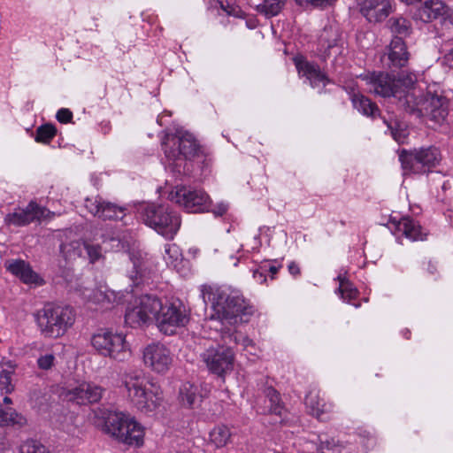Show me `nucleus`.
<instances>
[{
    "instance_id": "obj_10",
    "label": "nucleus",
    "mask_w": 453,
    "mask_h": 453,
    "mask_svg": "<svg viewBox=\"0 0 453 453\" xmlns=\"http://www.w3.org/2000/svg\"><path fill=\"white\" fill-rule=\"evenodd\" d=\"M202 296L204 303H211V312L209 320L216 331L224 333L226 319V296L219 288L209 285L202 286Z\"/></svg>"
},
{
    "instance_id": "obj_24",
    "label": "nucleus",
    "mask_w": 453,
    "mask_h": 453,
    "mask_svg": "<svg viewBox=\"0 0 453 453\" xmlns=\"http://www.w3.org/2000/svg\"><path fill=\"white\" fill-rule=\"evenodd\" d=\"M411 87L405 88L402 87V88L396 93L395 99L400 108H402L406 112L415 115L418 118H421L419 116L420 104H421V95H416L414 91H411Z\"/></svg>"
},
{
    "instance_id": "obj_38",
    "label": "nucleus",
    "mask_w": 453,
    "mask_h": 453,
    "mask_svg": "<svg viewBox=\"0 0 453 453\" xmlns=\"http://www.w3.org/2000/svg\"><path fill=\"white\" fill-rule=\"evenodd\" d=\"M337 280L340 282L338 291L341 294L342 298L347 301L355 299L357 295V290L352 287V284L342 275H339Z\"/></svg>"
},
{
    "instance_id": "obj_36",
    "label": "nucleus",
    "mask_w": 453,
    "mask_h": 453,
    "mask_svg": "<svg viewBox=\"0 0 453 453\" xmlns=\"http://www.w3.org/2000/svg\"><path fill=\"white\" fill-rule=\"evenodd\" d=\"M283 5V0H263V3L257 5V10L266 16L272 17L277 15Z\"/></svg>"
},
{
    "instance_id": "obj_16",
    "label": "nucleus",
    "mask_w": 453,
    "mask_h": 453,
    "mask_svg": "<svg viewBox=\"0 0 453 453\" xmlns=\"http://www.w3.org/2000/svg\"><path fill=\"white\" fill-rule=\"evenodd\" d=\"M143 361L153 372L165 373L172 366L173 356L165 345L150 344L144 349Z\"/></svg>"
},
{
    "instance_id": "obj_29",
    "label": "nucleus",
    "mask_w": 453,
    "mask_h": 453,
    "mask_svg": "<svg viewBox=\"0 0 453 453\" xmlns=\"http://www.w3.org/2000/svg\"><path fill=\"white\" fill-rule=\"evenodd\" d=\"M128 277L132 282V286L139 287L142 284L149 283L151 279V271L148 268L144 262L140 259L133 261V267L128 272Z\"/></svg>"
},
{
    "instance_id": "obj_33",
    "label": "nucleus",
    "mask_w": 453,
    "mask_h": 453,
    "mask_svg": "<svg viewBox=\"0 0 453 453\" xmlns=\"http://www.w3.org/2000/svg\"><path fill=\"white\" fill-rule=\"evenodd\" d=\"M27 423V419L17 413L14 410L9 409L8 411H4L0 409V426H23Z\"/></svg>"
},
{
    "instance_id": "obj_15",
    "label": "nucleus",
    "mask_w": 453,
    "mask_h": 453,
    "mask_svg": "<svg viewBox=\"0 0 453 453\" xmlns=\"http://www.w3.org/2000/svg\"><path fill=\"white\" fill-rule=\"evenodd\" d=\"M449 115V101L442 96L430 91L421 95L419 116L428 117L436 123H441Z\"/></svg>"
},
{
    "instance_id": "obj_53",
    "label": "nucleus",
    "mask_w": 453,
    "mask_h": 453,
    "mask_svg": "<svg viewBox=\"0 0 453 453\" xmlns=\"http://www.w3.org/2000/svg\"><path fill=\"white\" fill-rule=\"evenodd\" d=\"M227 13L228 16H234V18H242L244 15L243 12L237 10L235 7L230 6L229 4Z\"/></svg>"
},
{
    "instance_id": "obj_52",
    "label": "nucleus",
    "mask_w": 453,
    "mask_h": 453,
    "mask_svg": "<svg viewBox=\"0 0 453 453\" xmlns=\"http://www.w3.org/2000/svg\"><path fill=\"white\" fill-rule=\"evenodd\" d=\"M288 269L289 273L291 275H293L294 277H297L301 274V270H300L299 265L294 261L289 263Z\"/></svg>"
},
{
    "instance_id": "obj_2",
    "label": "nucleus",
    "mask_w": 453,
    "mask_h": 453,
    "mask_svg": "<svg viewBox=\"0 0 453 453\" xmlns=\"http://www.w3.org/2000/svg\"><path fill=\"white\" fill-rule=\"evenodd\" d=\"M162 146L165 157L173 160L172 171L179 175L189 173L190 168L187 161L198 156L201 150L195 137L188 133L181 136L173 135L167 142H164Z\"/></svg>"
},
{
    "instance_id": "obj_11",
    "label": "nucleus",
    "mask_w": 453,
    "mask_h": 453,
    "mask_svg": "<svg viewBox=\"0 0 453 453\" xmlns=\"http://www.w3.org/2000/svg\"><path fill=\"white\" fill-rule=\"evenodd\" d=\"M162 303L163 300L156 295H142L140 297L139 305L126 313L125 321L132 326L134 325L141 326L152 319L157 321Z\"/></svg>"
},
{
    "instance_id": "obj_20",
    "label": "nucleus",
    "mask_w": 453,
    "mask_h": 453,
    "mask_svg": "<svg viewBox=\"0 0 453 453\" xmlns=\"http://www.w3.org/2000/svg\"><path fill=\"white\" fill-rule=\"evenodd\" d=\"M104 389L94 383L83 382L70 389L66 396L68 401L79 405L97 403L103 396Z\"/></svg>"
},
{
    "instance_id": "obj_40",
    "label": "nucleus",
    "mask_w": 453,
    "mask_h": 453,
    "mask_svg": "<svg viewBox=\"0 0 453 453\" xmlns=\"http://www.w3.org/2000/svg\"><path fill=\"white\" fill-rule=\"evenodd\" d=\"M231 342H234L237 346L241 345L242 349L252 346V341L247 335L235 328L232 333V329L228 326V344Z\"/></svg>"
},
{
    "instance_id": "obj_26",
    "label": "nucleus",
    "mask_w": 453,
    "mask_h": 453,
    "mask_svg": "<svg viewBox=\"0 0 453 453\" xmlns=\"http://www.w3.org/2000/svg\"><path fill=\"white\" fill-rule=\"evenodd\" d=\"M391 222L397 231L412 241L423 240L426 235L422 233L420 225L410 217H403L398 220L392 218Z\"/></svg>"
},
{
    "instance_id": "obj_58",
    "label": "nucleus",
    "mask_w": 453,
    "mask_h": 453,
    "mask_svg": "<svg viewBox=\"0 0 453 453\" xmlns=\"http://www.w3.org/2000/svg\"><path fill=\"white\" fill-rule=\"evenodd\" d=\"M232 361H233V356L230 355V353L228 352V359H227L228 365L232 363Z\"/></svg>"
},
{
    "instance_id": "obj_18",
    "label": "nucleus",
    "mask_w": 453,
    "mask_h": 453,
    "mask_svg": "<svg viewBox=\"0 0 453 453\" xmlns=\"http://www.w3.org/2000/svg\"><path fill=\"white\" fill-rule=\"evenodd\" d=\"M85 207L94 216L103 220L121 219L125 216V208L115 203L103 201L101 197L87 198Z\"/></svg>"
},
{
    "instance_id": "obj_50",
    "label": "nucleus",
    "mask_w": 453,
    "mask_h": 453,
    "mask_svg": "<svg viewBox=\"0 0 453 453\" xmlns=\"http://www.w3.org/2000/svg\"><path fill=\"white\" fill-rule=\"evenodd\" d=\"M441 63L442 65L449 66V68H453V49H451L448 53H446L441 58Z\"/></svg>"
},
{
    "instance_id": "obj_7",
    "label": "nucleus",
    "mask_w": 453,
    "mask_h": 453,
    "mask_svg": "<svg viewBox=\"0 0 453 453\" xmlns=\"http://www.w3.org/2000/svg\"><path fill=\"white\" fill-rule=\"evenodd\" d=\"M365 80L370 86V91L381 97L396 96L402 87H412L417 81L413 73L399 74L397 78L385 72H372L365 75Z\"/></svg>"
},
{
    "instance_id": "obj_4",
    "label": "nucleus",
    "mask_w": 453,
    "mask_h": 453,
    "mask_svg": "<svg viewBox=\"0 0 453 453\" xmlns=\"http://www.w3.org/2000/svg\"><path fill=\"white\" fill-rule=\"evenodd\" d=\"M145 378L142 372L130 371L123 373V385L127 398L142 412H153L159 405L161 397L157 392L148 390L144 384Z\"/></svg>"
},
{
    "instance_id": "obj_14",
    "label": "nucleus",
    "mask_w": 453,
    "mask_h": 453,
    "mask_svg": "<svg viewBox=\"0 0 453 453\" xmlns=\"http://www.w3.org/2000/svg\"><path fill=\"white\" fill-rule=\"evenodd\" d=\"M200 360L207 371L222 382L225 381L226 372V346L217 343L211 345L200 354Z\"/></svg>"
},
{
    "instance_id": "obj_21",
    "label": "nucleus",
    "mask_w": 453,
    "mask_h": 453,
    "mask_svg": "<svg viewBox=\"0 0 453 453\" xmlns=\"http://www.w3.org/2000/svg\"><path fill=\"white\" fill-rule=\"evenodd\" d=\"M410 58L406 44L400 36H394L388 46V53L382 58L388 68H402L406 66Z\"/></svg>"
},
{
    "instance_id": "obj_34",
    "label": "nucleus",
    "mask_w": 453,
    "mask_h": 453,
    "mask_svg": "<svg viewBox=\"0 0 453 453\" xmlns=\"http://www.w3.org/2000/svg\"><path fill=\"white\" fill-rule=\"evenodd\" d=\"M388 23L391 32L396 35L395 36L402 37L410 34L411 24L403 17L391 18Z\"/></svg>"
},
{
    "instance_id": "obj_1",
    "label": "nucleus",
    "mask_w": 453,
    "mask_h": 453,
    "mask_svg": "<svg viewBox=\"0 0 453 453\" xmlns=\"http://www.w3.org/2000/svg\"><path fill=\"white\" fill-rule=\"evenodd\" d=\"M98 417L104 420L103 431L118 442L135 447L142 445L143 429L129 414L104 409L99 411Z\"/></svg>"
},
{
    "instance_id": "obj_43",
    "label": "nucleus",
    "mask_w": 453,
    "mask_h": 453,
    "mask_svg": "<svg viewBox=\"0 0 453 453\" xmlns=\"http://www.w3.org/2000/svg\"><path fill=\"white\" fill-rule=\"evenodd\" d=\"M19 453H50V451L42 443L31 440L20 446Z\"/></svg>"
},
{
    "instance_id": "obj_39",
    "label": "nucleus",
    "mask_w": 453,
    "mask_h": 453,
    "mask_svg": "<svg viewBox=\"0 0 453 453\" xmlns=\"http://www.w3.org/2000/svg\"><path fill=\"white\" fill-rule=\"evenodd\" d=\"M265 395L270 402V411L275 415L281 416L283 406L280 403L279 393L272 387L265 389Z\"/></svg>"
},
{
    "instance_id": "obj_23",
    "label": "nucleus",
    "mask_w": 453,
    "mask_h": 453,
    "mask_svg": "<svg viewBox=\"0 0 453 453\" xmlns=\"http://www.w3.org/2000/svg\"><path fill=\"white\" fill-rule=\"evenodd\" d=\"M8 272L18 277L25 284L44 283V280L32 269L29 263L22 259H9L4 263Z\"/></svg>"
},
{
    "instance_id": "obj_37",
    "label": "nucleus",
    "mask_w": 453,
    "mask_h": 453,
    "mask_svg": "<svg viewBox=\"0 0 453 453\" xmlns=\"http://www.w3.org/2000/svg\"><path fill=\"white\" fill-rule=\"evenodd\" d=\"M57 134V128L52 124H44L36 130L35 141L42 143H50Z\"/></svg>"
},
{
    "instance_id": "obj_28",
    "label": "nucleus",
    "mask_w": 453,
    "mask_h": 453,
    "mask_svg": "<svg viewBox=\"0 0 453 453\" xmlns=\"http://www.w3.org/2000/svg\"><path fill=\"white\" fill-rule=\"evenodd\" d=\"M351 102L354 108L365 116L372 119L380 116V111L378 105L360 93H353L351 95Z\"/></svg>"
},
{
    "instance_id": "obj_3",
    "label": "nucleus",
    "mask_w": 453,
    "mask_h": 453,
    "mask_svg": "<svg viewBox=\"0 0 453 453\" xmlns=\"http://www.w3.org/2000/svg\"><path fill=\"white\" fill-rule=\"evenodd\" d=\"M36 321L42 333L50 338H58L65 334L75 321L74 310L66 305L46 303L38 311Z\"/></svg>"
},
{
    "instance_id": "obj_56",
    "label": "nucleus",
    "mask_w": 453,
    "mask_h": 453,
    "mask_svg": "<svg viewBox=\"0 0 453 453\" xmlns=\"http://www.w3.org/2000/svg\"><path fill=\"white\" fill-rule=\"evenodd\" d=\"M172 250H173V251H174L175 253L177 252V247H176V246H174V245H173V247H170V246H169L168 248H166V249H165V252H166L167 254H170V252L172 251Z\"/></svg>"
},
{
    "instance_id": "obj_54",
    "label": "nucleus",
    "mask_w": 453,
    "mask_h": 453,
    "mask_svg": "<svg viewBox=\"0 0 453 453\" xmlns=\"http://www.w3.org/2000/svg\"><path fill=\"white\" fill-rule=\"evenodd\" d=\"M211 9H216V10L220 8L224 12H226V6L224 5V3H223L222 0H216V1H214V4H211Z\"/></svg>"
},
{
    "instance_id": "obj_9",
    "label": "nucleus",
    "mask_w": 453,
    "mask_h": 453,
    "mask_svg": "<svg viewBox=\"0 0 453 453\" xmlns=\"http://www.w3.org/2000/svg\"><path fill=\"white\" fill-rule=\"evenodd\" d=\"M189 315L184 303L178 298L165 299L156 324L165 334H173L177 327L185 326Z\"/></svg>"
},
{
    "instance_id": "obj_35",
    "label": "nucleus",
    "mask_w": 453,
    "mask_h": 453,
    "mask_svg": "<svg viewBox=\"0 0 453 453\" xmlns=\"http://www.w3.org/2000/svg\"><path fill=\"white\" fill-rule=\"evenodd\" d=\"M196 398V388L189 382L182 384L180 388V399L182 404L191 408L195 403Z\"/></svg>"
},
{
    "instance_id": "obj_12",
    "label": "nucleus",
    "mask_w": 453,
    "mask_h": 453,
    "mask_svg": "<svg viewBox=\"0 0 453 453\" xmlns=\"http://www.w3.org/2000/svg\"><path fill=\"white\" fill-rule=\"evenodd\" d=\"M169 199L183 206L188 212H201L208 208V195L191 187L177 186L170 192Z\"/></svg>"
},
{
    "instance_id": "obj_47",
    "label": "nucleus",
    "mask_w": 453,
    "mask_h": 453,
    "mask_svg": "<svg viewBox=\"0 0 453 453\" xmlns=\"http://www.w3.org/2000/svg\"><path fill=\"white\" fill-rule=\"evenodd\" d=\"M54 360L55 357L52 354H46L44 356H41L37 359L38 367L42 370H49L52 367Z\"/></svg>"
},
{
    "instance_id": "obj_42",
    "label": "nucleus",
    "mask_w": 453,
    "mask_h": 453,
    "mask_svg": "<svg viewBox=\"0 0 453 453\" xmlns=\"http://www.w3.org/2000/svg\"><path fill=\"white\" fill-rule=\"evenodd\" d=\"M210 440L217 448L226 445V434L225 426H218L210 433Z\"/></svg>"
},
{
    "instance_id": "obj_49",
    "label": "nucleus",
    "mask_w": 453,
    "mask_h": 453,
    "mask_svg": "<svg viewBox=\"0 0 453 453\" xmlns=\"http://www.w3.org/2000/svg\"><path fill=\"white\" fill-rule=\"evenodd\" d=\"M280 267H281L280 265H272L270 263H265L264 265H261V269L263 271H265L266 273L271 274L272 280L274 279L275 274L279 272Z\"/></svg>"
},
{
    "instance_id": "obj_55",
    "label": "nucleus",
    "mask_w": 453,
    "mask_h": 453,
    "mask_svg": "<svg viewBox=\"0 0 453 453\" xmlns=\"http://www.w3.org/2000/svg\"><path fill=\"white\" fill-rule=\"evenodd\" d=\"M226 208L225 205L221 204L218 207V209H215L213 211V213L218 217V216H222L226 213Z\"/></svg>"
},
{
    "instance_id": "obj_13",
    "label": "nucleus",
    "mask_w": 453,
    "mask_h": 453,
    "mask_svg": "<svg viewBox=\"0 0 453 453\" xmlns=\"http://www.w3.org/2000/svg\"><path fill=\"white\" fill-rule=\"evenodd\" d=\"M254 312V307L239 290L228 293V326L248 323Z\"/></svg>"
},
{
    "instance_id": "obj_57",
    "label": "nucleus",
    "mask_w": 453,
    "mask_h": 453,
    "mask_svg": "<svg viewBox=\"0 0 453 453\" xmlns=\"http://www.w3.org/2000/svg\"><path fill=\"white\" fill-rule=\"evenodd\" d=\"M4 403L5 404H10V403H12V399H11L9 396H5V397L4 398Z\"/></svg>"
},
{
    "instance_id": "obj_19",
    "label": "nucleus",
    "mask_w": 453,
    "mask_h": 453,
    "mask_svg": "<svg viewBox=\"0 0 453 453\" xmlns=\"http://www.w3.org/2000/svg\"><path fill=\"white\" fill-rule=\"evenodd\" d=\"M359 12L370 23H379L386 19L392 12L389 0H361Z\"/></svg>"
},
{
    "instance_id": "obj_31",
    "label": "nucleus",
    "mask_w": 453,
    "mask_h": 453,
    "mask_svg": "<svg viewBox=\"0 0 453 453\" xmlns=\"http://www.w3.org/2000/svg\"><path fill=\"white\" fill-rule=\"evenodd\" d=\"M305 405L317 418H321L322 415L328 411L323 399L319 397L318 393L312 391L306 395Z\"/></svg>"
},
{
    "instance_id": "obj_22",
    "label": "nucleus",
    "mask_w": 453,
    "mask_h": 453,
    "mask_svg": "<svg viewBox=\"0 0 453 453\" xmlns=\"http://www.w3.org/2000/svg\"><path fill=\"white\" fill-rule=\"evenodd\" d=\"M44 215V211L35 202L31 201L24 209H18L5 217V221L9 225L17 226H26L39 220Z\"/></svg>"
},
{
    "instance_id": "obj_30",
    "label": "nucleus",
    "mask_w": 453,
    "mask_h": 453,
    "mask_svg": "<svg viewBox=\"0 0 453 453\" xmlns=\"http://www.w3.org/2000/svg\"><path fill=\"white\" fill-rule=\"evenodd\" d=\"M383 123L387 126L388 129L394 140L398 143H403L408 136V131L404 127V124L396 119L394 116L389 115L381 117Z\"/></svg>"
},
{
    "instance_id": "obj_46",
    "label": "nucleus",
    "mask_w": 453,
    "mask_h": 453,
    "mask_svg": "<svg viewBox=\"0 0 453 453\" xmlns=\"http://www.w3.org/2000/svg\"><path fill=\"white\" fill-rule=\"evenodd\" d=\"M336 0H296V3L300 6H312L324 8L331 5Z\"/></svg>"
},
{
    "instance_id": "obj_6",
    "label": "nucleus",
    "mask_w": 453,
    "mask_h": 453,
    "mask_svg": "<svg viewBox=\"0 0 453 453\" xmlns=\"http://www.w3.org/2000/svg\"><path fill=\"white\" fill-rule=\"evenodd\" d=\"M142 218L146 225L167 239H173L180 226L179 215L165 205H147Z\"/></svg>"
},
{
    "instance_id": "obj_48",
    "label": "nucleus",
    "mask_w": 453,
    "mask_h": 453,
    "mask_svg": "<svg viewBox=\"0 0 453 453\" xmlns=\"http://www.w3.org/2000/svg\"><path fill=\"white\" fill-rule=\"evenodd\" d=\"M56 118L60 123H70L73 119V112L69 109L62 108L58 111Z\"/></svg>"
},
{
    "instance_id": "obj_44",
    "label": "nucleus",
    "mask_w": 453,
    "mask_h": 453,
    "mask_svg": "<svg viewBox=\"0 0 453 453\" xmlns=\"http://www.w3.org/2000/svg\"><path fill=\"white\" fill-rule=\"evenodd\" d=\"M12 371L8 370H3L0 373V389L1 391H4L5 394H10L14 389L12 384Z\"/></svg>"
},
{
    "instance_id": "obj_5",
    "label": "nucleus",
    "mask_w": 453,
    "mask_h": 453,
    "mask_svg": "<svg viewBox=\"0 0 453 453\" xmlns=\"http://www.w3.org/2000/svg\"><path fill=\"white\" fill-rule=\"evenodd\" d=\"M399 160L405 173L423 174L436 167L441 160L440 150L435 146L403 149L399 152Z\"/></svg>"
},
{
    "instance_id": "obj_41",
    "label": "nucleus",
    "mask_w": 453,
    "mask_h": 453,
    "mask_svg": "<svg viewBox=\"0 0 453 453\" xmlns=\"http://www.w3.org/2000/svg\"><path fill=\"white\" fill-rule=\"evenodd\" d=\"M341 444L334 438L319 436V448L321 453H341Z\"/></svg>"
},
{
    "instance_id": "obj_25",
    "label": "nucleus",
    "mask_w": 453,
    "mask_h": 453,
    "mask_svg": "<svg viewBox=\"0 0 453 453\" xmlns=\"http://www.w3.org/2000/svg\"><path fill=\"white\" fill-rule=\"evenodd\" d=\"M445 4L439 0L426 1L416 11L414 17L423 22H431L434 19L443 17L446 14Z\"/></svg>"
},
{
    "instance_id": "obj_45",
    "label": "nucleus",
    "mask_w": 453,
    "mask_h": 453,
    "mask_svg": "<svg viewBox=\"0 0 453 453\" xmlns=\"http://www.w3.org/2000/svg\"><path fill=\"white\" fill-rule=\"evenodd\" d=\"M84 251H86L90 263H95L102 257V248L99 244H90L84 242Z\"/></svg>"
},
{
    "instance_id": "obj_17",
    "label": "nucleus",
    "mask_w": 453,
    "mask_h": 453,
    "mask_svg": "<svg viewBox=\"0 0 453 453\" xmlns=\"http://www.w3.org/2000/svg\"><path fill=\"white\" fill-rule=\"evenodd\" d=\"M344 41L340 28L336 26L326 27L319 38V50L324 58L342 53Z\"/></svg>"
},
{
    "instance_id": "obj_27",
    "label": "nucleus",
    "mask_w": 453,
    "mask_h": 453,
    "mask_svg": "<svg viewBox=\"0 0 453 453\" xmlns=\"http://www.w3.org/2000/svg\"><path fill=\"white\" fill-rule=\"evenodd\" d=\"M296 65L298 72H303V75L307 77L312 87H317L320 84L325 86L329 81L327 76L320 70V67L314 63L303 60L296 62Z\"/></svg>"
},
{
    "instance_id": "obj_51",
    "label": "nucleus",
    "mask_w": 453,
    "mask_h": 453,
    "mask_svg": "<svg viewBox=\"0 0 453 453\" xmlns=\"http://www.w3.org/2000/svg\"><path fill=\"white\" fill-rule=\"evenodd\" d=\"M266 274L267 273L263 271L260 266L259 269L254 271L253 277L257 281L264 283L266 280Z\"/></svg>"
},
{
    "instance_id": "obj_8",
    "label": "nucleus",
    "mask_w": 453,
    "mask_h": 453,
    "mask_svg": "<svg viewBox=\"0 0 453 453\" xmlns=\"http://www.w3.org/2000/svg\"><path fill=\"white\" fill-rule=\"evenodd\" d=\"M91 344L104 357L124 362L131 357V349L121 334L108 329H99L91 338Z\"/></svg>"
},
{
    "instance_id": "obj_32",
    "label": "nucleus",
    "mask_w": 453,
    "mask_h": 453,
    "mask_svg": "<svg viewBox=\"0 0 453 453\" xmlns=\"http://www.w3.org/2000/svg\"><path fill=\"white\" fill-rule=\"evenodd\" d=\"M59 250L65 260L75 259L82 255L84 251V242L73 241L68 243H62Z\"/></svg>"
}]
</instances>
